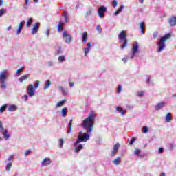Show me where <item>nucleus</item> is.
Instances as JSON below:
<instances>
[{"label":"nucleus","mask_w":176,"mask_h":176,"mask_svg":"<svg viewBox=\"0 0 176 176\" xmlns=\"http://www.w3.org/2000/svg\"><path fill=\"white\" fill-rule=\"evenodd\" d=\"M70 87H74V82H69Z\"/></svg>","instance_id":"69168bd1"},{"label":"nucleus","mask_w":176,"mask_h":176,"mask_svg":"<svg viewBox=\"0 0 176 176\" xmlns=\"http://www.w3.org/2000/svg\"><path fill=\"white\" fill-rule=\"evenodd\" d=\"M168 23L170 27H174L176 25V16H171L168 21Z\"/></svg>","instance_id":"9b49d317"},{"label":"nucleus","mask_w":176,"mask_h":176,"mask_svg":"<svg viewBox=\"0 0 176 176\" xmlns=\"http://www.w3.org/2000/svg\"><path fill=\"white\" fill-rule=\"evenodd\" d=\"M28 94L30 97H32V96H35V88L32 84H30L27 88Z\"/></svg>","instance_id":"0eeeda50"},{"label":"nucleus","mask_w":176,"mask_h":176,"mask_svg":"<svg viewBox=\"0 0 176 176\" xmlns=\"http://www.w3.org/2000/svg\"><path fill=\"white\" fill-rule=\"evenodd\" d=\"M105 12H107V8H105L104 6L98 8V13L101 19H104L105 17V14H104Z\"/></svg>","instance_id":"6e6552de"},{"label":"nucleus","mask_w":176,"mask_h":176,"mask_svg":"<svg viewBox=\"0 0 176 176\" xmlns=\"http://www.w3.org/2000/svg\"><path fill=\"white\" fill-rule=\"evenodd\" d=\"M46 35L47 36H49V35H50V29H47V31H46Z\"/></svg>","instance_id":"4d7b16f0"},{"label":"nucleus","mask_w":176,"mask_h":176,"mask_svg":"<svg viewBox=\"0 0 176 176\" xmlns=\"http://www.w3.org/2000/svg\"><path fill=\"white\" fill-rule=\"evenodd\" d=\"M34 87H35V89H38V87H39V80L35 81Z\"/></svg>","instance_id":"37998d69"},{"label":"nucleus","mask_w":176,"mask_h":176,"mask_svg":"<svg viewBox=\"0 0 176 176\" xmlns=\"http://www.w3.org/2000/svg\"><path fill=\"white\" fill-rule=\"evenodd\" d=\"M138 49H140V47L138 46V43H134L133 44V47H132V53H133V56H134V54H137V53H138Z\"/></svg>","instance_id":"1a4fd4ad"},{"label":"nucleus","mask_w":176,"mask_h":176,"mask_svg":"<svg viewBox=\"0 0 176 176\" xmlns=\"http://www.w3.org/2000/svg\"><path fill=\"white\" fill-rule=\"evenodd\" d=\"M164 152V149L163 148H159V153H163Z\"/></svg>","instance_id":"6e6d98bb"},{"label":"nucleus","mask_w":176,"mask_h":176,"mask_svg":"<svg viewBox=\"0 0 176 176\" xmlns=\"http://www.w3.org/2000/svg\"><path fill=\"white\" fill-rule=\"evenodd\" d=\"M62 116L65 118L67 116V113H68V109L67 107H64L61 110Z\"/></svg>","instance_id":"6ab92c4d"},{"label":"nucleus","mask_w":176,"mask_h":176,"mask_svg":"<svg viewBox=\"0 0 176 176\" xmlns=\"http://www.w3.org/2000/svg\"><path fill=\"white\" fill-rule=\"evenodd\" d=\"M116 111H118V112H120V113H121V115H125L126 114V111L122 110L121 109V107H119V106L116 107Z\"/></svg>","instance_id":"bb28decb"},{"label":"nucleus","mask_w":176,"mask_h":176,"mask_svg":"<svg viewBox=\"0 0 176 176\" xmlns=\"http://www.w3.org/2000/svg\"><path fill=\"white\" fill-rule=\"evenodd\" d=\"M96 117L97 115L91 111L90 115L88 116V118L82 121L81 126L86 129L87 133H91V131H93V126H94V122Z\"/></svg>","instance_id":"f257e3e1"},{"label":"nucleus","mask_w":176,"mask_h":176,"mask_svg":"<svg viewBox=\"0 0 176 176\" xmlns=\"http://www.w3.org/2000/svg\"><path fill=\"white\" fill-rule=\"evenodd\" d=\"M82 42H87V32H84L82 34Z\"/></svg>","instance_id":"a878e982"},{"label":"nucleus","mask_w":176,"mask_h":176,"mask_svg":"<svg viewBox=\"0 0 176 176\" xmlns=\"http://www.w3.org/2000/svg\"><path fill=\"white\" fill-rule=\"evenodd\" d=\"M23 98L24 99L25 101H27V100H28V95H24L23 96Z\"/></svg>","instance_id":"5fc2aeb1"},{"label":"nucleus","mask_w":176,"mask_h":176,"mask_svg":"<svg viewBox=\"0 0 176 176\" xmlns=\"http://www.w3.org/2000/svg\"><path fill=\"white\" fill-rule=\"evenodd\" d=\"M58 60L59 63H63V61H65V56H60L58 58Z\"/></svg>","instance_id":"2f4dec72"},{"label":"nucleus","mask_w":176,"mask_h":176,"mask_svg":"<svg viewBox=\"0 0 176 176\" xmlns=\"http://www.w3.org/2000/svg\"><path fill=\"white\" fill-rule=\"evenodd\" d=\"M96 30H97L98 34H101V32H102V28H101V25H98L96 26Z\"/></svg>","instance_id":"473e14b6"},{"label":"nucleus","mask_w":176,"mask_h":176,"mask_svg":"<svg viewBox=\"0 0 176 176\" xmlns=\"http://www.w3.org/2000/svg\"><path fill=\"white\" fill-rule=\"evenodd\" d=\"M119 146H120L119 143H116V144L114 145L113 150L118 151V150L119 149Z\"/></svg>","instance_id":"a19ab883"},{"label":"nucleus","mask_w":176,"mask_h":176,"mask_svg":"<svg viewBox=\"0 0 176 176\" xmlns=\"http://www.w3.org/2000/svg\"><path fill=\"white\" fill-rule=\"evenodd\" d=\"M24 71V67H21L17 69L16 71V75H20L21 72Z\"/></svg>","instance_id":"58836bf2"},{"label":"nucleus","mask_w":176,"mask_h":176,"mask_svg":"<svg viewBox=\"0 0 176 176\" xmlns=\"http://www.w3.org/2000/svg\"><path fill=\"white\" fill-rule=\"evenodd\" d=\"M160 176H166V174L164 173H162Z\"/></svg>","instance_id":"774afa93"},{"label":"nucleus","mask_w":176,"mask_h":176,"mask_svg":"<svg viewBox=\"0 0 176 176\" xmlns=\"http://www.w3.org/2000/svg\"><path fill=\"white\" fill-rule=\"evenodd\" d=\"M72 122H73V120L70 119L69 122V129L67 131V134H70L71 132L72 131Z\"/></svg>","instance_id":"b1692460"},{"label":"nucleus","mask_w":176,"mask_h":176,"mask_svg":"<svg viewBox=\"0 0 176 176\" xmlns=\"http://www.w3.org/2000/svg\"><path fill=\"white\" fill-rule=\"evenodd\" d=\"M63 39H65L66 43H71L72 41H74V38L71 36V34L67 33L66 31L63 32Z\"/></svg>","instance_id":"39448f33"},{"label":"nucleus","mask_w":176,"mask_h":176,"mask_svg":"<svg viewBox=\"0 0 176 176\" xmlns=\"http://www.w3.org/2000/svg\"><path fill=\"white\" fill-rule=\"evenodd\" d=\"M52 86V81L50 80H47L45 82V85L44 87V90H46L47 89H49Z\"/></svg>","instance_id":"5701e85b"},{"label":"nucleus","mask_w":176,"mask_h":176,"mask_svg":"<svg viewBox=\"0 0 176 176\" xmlns=\"http://www.w3.org/2000/svg\"><path fill=\"white\" fill-rule=\"evenodd\" d=\"M65 23H68V16H65Z\"/></svg>","instance_id":"0e129e2a"},{"label":"nucleus","mask_w":176,"mask_h":176,"mask_svg":"<svg viewBox=\"0 0 176 176\" xmlns=\"http://www.w3.org/2000/svg\"><path fill=\"white\" fill-rule=\"evenodd\" d=\"M50 163H52V162L50 161V158L47 157V158H45L41 164L43 166H47V164H50Z\"/></svg>","instance_id":"4468645a"},{"label":"nucleus","mask_w":176,"mask_h":176,"mask_svg":"<svg viewBox=\"0 0 176 176\" xmlns=\"http://www.w3.org/2000/svg\"><path fill=\"white\" fill-rule=\"evenodd\" d=\"M82 149H83V145H82V144H80L78 146L75 147L74 151L76 153H79V152H80V151Z\"/></svg>","instance_id":"412c9836"},{"label":"nucleus","mask_w":176,"mask_h":176,"mask_svg":"<svg viewBox=\"0 0 176 176\" xmlns=\"http://www.w3.org/2000/svg\"><path fill=\"white\" fill-rule=\"evenodd\" d=\"M32 21H33L32 18H29V19L28 20V21L26 23L27 27H31V24H32Z\"/></svg>","instance_id":"c756f323"},{"label":"nucleus","mask_w":176,"mask_h":176,"mask_svg":"<svg viewBox=\"0 0 176 176\" xmlns=\"http://www.w3.org/2000/svg\"><path fill=\"white\" fill-rule=\"evenodd\" d=\"M63 145H64V140L60 139L59 140V146H60V148H63Z\"/></svg>","instance_id":"ea45409f"},{"label":"nucleus","mask_w":176,"mask_h":176,"mask_svg":"<svg viewBox=\"0 0 176 176\" xmlns=\"http://www.w3.org/2000/svg\"><path fill=\"white\" fill-rule=\"evenodd\" d=\"M1 134H3L5 140H9L10 138V134L8 133V129H4V131Z\"/></svg>","instance_id":"2eb2a0df"},{"label":"nucleus","mask_w":176,"mask_h":176,"mask_svg":"<svg viewBox=\"0 0 176 176\" xmlns=\"http://www.w3.org/2000/svg\"><path fill=\"white\" fill-rule=\"evenodd\" d=\"M57 54H61V47H59V50L57 52Z\"/></svg>","instance_id":"bf43d9fd"},{"label":"nucleus","mask_w":176,"mask_h":176,"mask_svg":"<svg viewBox=\"0 0 176 176\" xmlns=\"http://www.w3.org/2000/svg\"><path fill=\"white\" fill-rule=\"evenodd\" d=\"M113 163L116 166H119V164H120V163H122V160H120V157H118L113 161Z\"/></svg>","instance_id":"393cba45"},{"label":"nucleus","mask_w":176,"mask_h":176,"mask_svg":"<svg viewBox=\"0 0 176 176\" xmlns=\"http://www.w3.org/2000/svg\"><path fill=\"white\" fill-rule=\"evenodd\" d=\"M82 131H80L78 135V139L75 142L74 145L76 146L78 144H80V142H87L89 139L90 138V135H89L88 133H85L83 135Z\"/></svg>","instance_id":"7ed1b4c3"},{"label":"nucleus","mask_w":176,"mask_h":176,"mask_svg":"<svg viewBox=\"0 0 176 176\" xmlns=\"http://www.w3.org/2000/svg\"><path fill=\"white\" fill-rule=\"evenodd\" d=\"M5 13H6V10L3 8L0 9V17H2Z\"/></svg>","instance_id":"72a5a7b5"},{"label":"nucleus","mask_w":176,"mask_h":176,"mask_svg":"<svg viewBox=\"0 0 176 176\" xmlns=\"http://www.w3.org/2000/svg\"><path fill=\"white\" fill-rule=\"evenodd\" d=\"M67 102L66 100H63L60 102H58L57 104H56V108H59V107H63V105H64L65 104V102Z\"/></svg>","instance_id":"cd10ccee"},{"label":"nucleus","mask_w":176,"mask_h":176,"mask_svg":"<svg viewBox=\"0 0 176 176\" xmlns=\"http://www.w3.org/2000/svg\"><path fill=\"white\" fill-rule=\"evenodd\" d=\"M126 36L127 34L124 30L121 31L120 33L118 34V38L122 39V41H124L122 45H120L121 49H124L127 46L129 40L127 39Z\"/></svg>","instance_id":"20e7f679"},{"label":"nucleus","mask_w":176,"mask_h":176,"mask_svg":"<svg viewBox=\"0 0 176 176\" xmlns=\"http://www.w3.org/2000/svg\"><path fill=\"white\" fill-rule=\"evenodd\" d=\"M112 6L113 8H116V6H118V1L116 0L113 1Z\"/></svg>","instance_id":"49530a36"},{"label":"nucleus","mask_w":176,"mask_h":176,"mask_svg":"<svg viewBox=\"0 0 176 176\" xmlns=\"http://www.w3.org/2000/svg\"><path fill=\"white\" fill-rule=\"evenodd\" d=\"M138 96L139 97H142V96H144V91H140L138 93Z\"/></svg>","instance_id":"3c124183"},{"label":"nucleus","mask_w":176,"mask_h":176,"mask_svg":"<svg viewBox=\"0 0 176 176\" xmlns=\"http://www.w3.org/2000/svg\"><path fill=\"white\" fill-rule=\"evenodd\" d=\"M91 46V43H88L87 44V47L85 49V56H87L89 54V52H90V47Z\"/></svg>","instance_id":"dca6fc26"},{"label":"nucleus","mask_w":176,"mask_h":176,"mask_svg":"<svg viewBox=\"0 0 176 176\" xmlns=\"http://www.w3.org/2000/svg\"><path fill=\"white\" fill-rule=\"evenodd\" d=\"M63 27H64V23L59 21L58 24V31H63L64 28Z\"/></svg>","instance_id":"4be33fe9"},{"label":"nucleus","mask_w":176,"mask_h":176,"mask_svg":"<svg viewBox=\"0 0 176 176\" xmlns=\"http://www.w3.org/2000/svg\"><path fill=\"white\" fill-rule=\"evenodd\" d=\"M9 76V74L8 73V70H3L2 72L0 73V82L3 83V82L6 81V78Z\"/></svg>","instance_id":"423d86ee"},{"label":"nucleus","mask_w":176,"mask_h":176,"mask_svg":"<svg viewBox=\"0 0 176 176\" xmlns=\"http://www.w3.org/2000/svg\"><path fill=\"white\" fill-rule=\"evenodd\" d=\"M30 153H31V150H27L25 152V156H28V155H30Z\"/></svg>","instance_id":"09e8293b"},{"label":"nucleus","mask_w":176,"mask_h":176,"mask_svg":"<svg viewBox=\"0 0 176 176\" xmlns=\"http://www.w3.org/2000/svg\"><path fill=\"white\" fill-rule=\"evenodd\" d=\"M164 105H166V102H161L158 103L156 106H155V110L159 111L160 109H162V108H163V107H164Z\"/></svg>","instance_id":"f8f14e48"},{"label":"nucleus","mask_w":176,"mask_h":176,"mask_svg":"<svg viewBox=\"0 0 176 176\" xmlns=\"http://www.w3.org/2000/svg\"><path fill=\"white\" fill-rule=\"evenodd\" d=\"M21 32V29H20L19 28H18V30L16 32L17 35L20 34V33Z\"/></svg>","instance_id":"052dcab7"},{"label":"nucleus","mask_w":176,"mask_h":176,"mask_svg":"<svg viewBox=\"0 0 176 176\" xmlns=\"http://www.w3.org/2000/svg\"><path fill=\"white\" fill-rule=\"evenodd\" d=\"M140 153H141V150L135 148L134 151V155H135L136 156H140Z\"/></svg>","instance_id":"f704fd0d"},{"label":"nucleus","mask_w":176,"mask_h":176,"mask_svg":"<svg viewBox=\"0 0 176 176\" xmlns=\"http://www.w3.org/2000/svg\"><path fill=\"white\" fill-rule=\"evenodd\" d=\"M39 23H36L34 27L32 29V34L35 35V34L38 33V30L39 29Z\"/></svg>","instance_id":"9d476101"},{"label":"nucleus","mask_w":176,"mask_h":176,"mask_svg":"<svg viewBox=\"0 0 176 176\" xmlns=\"http://www.w3.org/2000/svg\"><path fill=\"white\" fill-rule=\"evenodd\" d=\"M122 91V85H118V93H120Z\"/></svg>","instance_id":"603ef678"},{"label":"nucleus","mask_w":176,"mask_h":176,"mask_svg":"<svg viewBox=\"0 0 176 176\" xmlns=\"http://www.w3.org/2000/svg\"><path fill=\"white\" fill-rule=\"evenodd\" d=\"M148 130H149V128H148V126H143V133L144 134H146V133H148Z\"/></svg>","instance_id":"4c0bfd02"},{"label":"nucleus","mask_w":176,"mask_h":176,"mask_svg":"<svg viewBox=\"0 0 176 176\" xmlns=\"http://www.w3.org/2000/svg\"><path fill=\"white\" fill-rule=\"evenodd\" d=\"M7 107H8L7 104H4V105L1 106L0 108V113H3V112H5V111H6Z\"/></svg>","instance_id":"c85d7f7f"},{"label":"nucleus","mask_w":176,"mask_h":176,"mask_svg":"<svg viewBox=\"0 0 176 176\" xmlns=\"http://www.w3.org/2000/svg\"><path fill=\"white\" fill-rule=\"evenodd\" d=\"M169 148H170V149H174V144H170Z\"/></svg>","instance_id":"e2e57ef3"},{"label":"nucleus","mask_w":176,"mask_h":176,"mask_svg":"<svg viewBox=\"0 0 176 176\" xmlns=\"http://www.w3.org/2000/svg\"><path fill=\"white\" fill-rule=\"evenodd\" d=\"M5 131V127H3V124L2 121H0V133H3Z\"/></svg>","instance_id":"7c9ffc66"},{"label":"nucleus","mask_w":176,"mask_h":176,"mask_svg":"<svg viewBox=\"0 0 176 176\" xmlns=\"http://www.w3.org/2000/svg\"><path fill=\"white\" fill-rule=\"evenodd\" d=\"M24 24H25V21H22L20 23H19V28H20L21 30L23 28V27H24Z\"/></svg>","instance_id":"e433bc0d"},{"label":"nucleus","mask_w":176,"mask_h":176,"mask_svg":"<svg viewBox=\"0 0 176 176\" xmlns=\"http://www.w3.org/2000/svg\"><path fill=\"white\" fill-rule=\"evenodd\" d=\"M136 140L137 139L135 138H132L129 142V145H133V144H134V142H135Z\"/></svg>","instance_id":"a18cd8bd"},{"label":"nucleus","mask_w":176,"mask_h":176,"mask_svg":"<svg viewBox=\"0 0 176 176\" xmlns=\"http://www.w3.org/2000/svg\"><path fill=\"white\" fill-rule=\"evenodd\" d=\"M30 78V76L28 74H25L22 76H21L19 78V82H21V83H23V80H27L28 78Z\"/></svg>","instance_id":"f3484780"},{"label":"nucleus","mask_w":176,"mask_h":176,"mask_svg":"<svg viewBox=\"0 0 176 176\" xmlns=\"http://www.w3.org/2000/svg\"><path fill=\"white\" fill-rule=\"evenodd\" d=\"M119 13H120V12H119V10H116V12H115L116 16L117 14H119Z\"/></svg>","instance_id":"338daca9"},{"label":"nucleus","mask_w":176,"mask_h":176,"mask_svg":"<svg viewBox=\"0 0 176 176\" xmlns=\"http://www.w3.org/2000/svg\"><path fill=\"white\" fill-rule=\"evenodd\" d=\"M117 153H118V151L116 150H113V151L111 152V156H112V157L115 156Z\"/></svg>","instance_id":"de8ad7c7"},{"label":"nucleus","mask_w":176,"mask_h":176,"mask_svg":"<svg viewBox=\"0 0 176 176\" xmlns=\"http://www.w3.org/2000/svg\"><path fill=\"white\" fill-rule=\"evenodd\" d=\"M140 28L142 31V34L144 35L145 34V23L141 22L140 25Z\"/></svg>","instance_id":"a211bd4d"},{"label":"nucleus","mask_w":176,"mask_h":176,"mask_svg":"<svg viewBox=\"0 0 176 176\" xmlns=\"http://www.w3.org/2000/svg\"><path fill=\"white\" fill-rule=\"evenodd\" d=\"M17 109V107L14 104L10 106L8 108V111H9V112H14V111H16Z\"/></svg>","instance_id":"aec40b11"},{"label":"nucleus","mask_w":176,"mask_h":176,"mask_svg":"<svg viewBox=\"0 0 176 176\" xmlns=\"http://www.w3.org/2000/svg\"><path fill=\"white\" fill-rule=\"evenodd\" d=\"M124 8V6H121L119 9H118V12L120 13V12H122V10H123V8Z\"/></svg>","instance_id":"864d4df0"},{"label":"nucleus","mask_w":176,"mask_h":176,"mask_svg":"<svg viewBox=\"0 0 176 176\" xmlns=\"http://www.w3.org/2000/svg\"><path fill=\"white\" fill-rule=\"evenodd\" d=\"M11 160H13V155H10L8 159V162H10Z\"/></svg>","instance_id":"13d9d810"},{"label":"nucleus","mask_w":176,"mask_h":176,"mask_svg":"<svg viewBox=\"0 0 176 176\" xmlns=\"http://www.w3.org/2000/svg\"><path fill=\"white\" fill-rule=\"evenodd\" d=\"M60 90H61L62 93L65 96L67 94V91H65V89L63 87H59Z\"/></svg>","instance_id":"79ce46f5"},{"label":"nucleus","mask_w":176,"mask_h":176,"mask_svg":"<svg viewBox=\"0 0 176 176\" xmlns=\"http://www.w3.org/2000/svg\"><path fill=\"white\" fill-rule=\"evenodd\" d=\"M64 17H68V13L67 12H64Z\"/></svg>","instance_id":"680f3d73"},{"label":"nucleus","mask_w":176,"mask_h":176,"mask_svg":"<svg viewBox=\"0 0 176 176\" xmlns=\"http://www.w3.org/2000/svg\"><path fill=\"white\" fill-rule=\"evenodd\" d=\"M172 35L170 33H168L166 34H165L164 36H163L162 37H161L159 43H158V46L160 47L158 49V53H160V52H162V50H164V48L166 47V41H168V39H170L171 38Z\"/></svg>","instance_id":"f03ea898"},{"label":"nucleus","mask_w":176,"mask_h":176,"mask_svg":"<svg viewBox=\"0 0 176 176\" xmlns=\"http://www.w3.org/2000/svg\"><path fill=\"white\" fill-rule=\"evenodd\" d=\"M12 170V163H9L6 166V171H10Z\"/></svg>","instance_id":"c9c22d12"},{"label":"nucleus","mask_w":176,"mask_h":176,"mask_svg":"<svg viewBox=\"0 0 176 176\" xmlns=\"http://www.w3.org/2000/svg\"><path fill=\"white\" fill-rule=\"evenodd\" d=\"M1 89H6L8 87V86L6 85V83L5 82H1Z\"/></svg>","instance_id":"c03bdc74"},{"label":"nucleus","mask_w":176,"mask_h":176,"mask_svg":"<svg viewBox=\"0 0 176 176\" xmlns=\"http://www.w3.org/2000/svg\"><path fill=\"white\" fill-rule=\"evenodd\" d=\"M165 120L167 123H170L173 120V115L170 113H168L165 116Z\"/></svg>","instance_id":"ddd939ff"},{"label":"nucleus","mask_w":176,"mask_h":176,"mask_svg":"<svg viewBox=\"0 0 176 176\" xmlns=\"http://www.w3.org/2000/svg\"><path fill=\"white\" fill-rule=\"evenodd\" d=\"M153 39H156V38H157V32L153 33Z\"/></svg>","instance_id":"8fccbe9b"}]
</instances>
